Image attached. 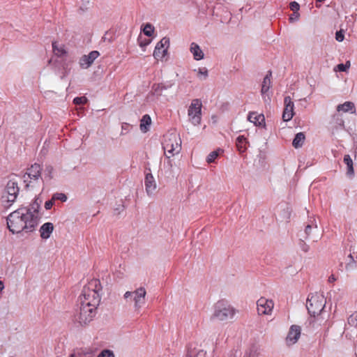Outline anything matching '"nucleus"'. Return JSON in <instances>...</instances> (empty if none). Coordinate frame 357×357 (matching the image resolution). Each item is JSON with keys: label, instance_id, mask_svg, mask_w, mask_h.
<instances>
[{"label": "nucleus", "instance_id": "31", "mask_svg": "<svg viewBox=\"0 0 357 357\" xmlns=\"http://www.w3.org/2000/svg\"><path fill=\"white\" fill-rule=\"evenodd\" d=\"M52 49L54 54L57 56H62L66 54L63 45H59L56 42L52 43Z\"/></svg>", "mask_w": 357, "mask_h": 357}, {"label": "nucleus", "instance_id": "53", "mask_svg": "<svg viewBox=\"0 0 357 357\" xmlns=\"http://www.w3.org/2000/svg\"><path fill=\"white\" fill-rule=\"evenodd\" d=\"M340 121L339 123L340 126H344V121L342 119H340Z\"/></svg>", "mask_w": 357, "mask_h": 357}, {"label": "nucleus", "instance_id": "16", "mask_svg": "<svg viewBox=\"0 0 357 357\" xmlns=\"http://www.w3.org/2000/svg\"><path fill=\"white\" fill-rule=\"evenodd\" d=\"M162 148L165 151V154L167 158H170L173 156L174 154H176L175 149L172 148V144L170 142L169 135H167L164 137V140L162 142Z\"/></svg>", "mask_w": 357, "mask_h": 357}, {"label": "nucleus", "instance_id": "35", "mask_svg": "<svg viewBox=\"0 0 357 357\" xmlns=\"http://www.w3.org/2000/svg\"><path fill=\"white\" fill-rule=\"evenodd\" d=\"M194 71L197 72V76L202 80L206 79L208 76V70L206 68H199L197 70L195 69Z\"/></svg>", "mask_w": 357, "mask_h": 357}, {"label": "nucleus", "instance_id": "48", "mask_svg": "<svg viewBox=\"0 0 357 357\" xmlns=\"http://www.w3.org/2000/svg\"><path fill=\"white\" fill-rule=\"evenodd\" d=\"M70 357H91L90 355H86L85 354L82 353H78V354H73L70 355Z\"/></svg>", "mask_w": 357, "mask_h": 357}, {"label": "nucleus", "instance_id": "1", "mask_svg": "<svg viewBox=\"0 0 357 357\" xmlns=\"http://www.w3.org/2000/svg\"><path fill=\"white\" fill-rule=\"evenodd\" d=\"M38 224L36 215L27 210L26 207L20 208L7 217L8 228L13 234L32 232Z\"/></svg>", "mask_w": 357, "mask_h": 357}, {"label": "nucleus", "instance_id": "33", "mask_svg": "<svg viewBox=\"0 0 357 357\" xmlns=\"http://www.w3.org/2000/svg\"><path fill=\"white\" fill-rule=\"evenodd\" d=\"M205 353L203 350L196 349H188L186 357H204Z\"/></svg>", "mask_w": 357, "mask_h": 357}, {"label": "nucleus", "instance_id": "27", "mask_svg": "<svg viewBox=\"0 0 357 357\" xmlns=\"http://www.w3.org/2000/svg\"><path fill=\"white\" fill-rule=\"evenodd\" d=\"M151 123V119L149 114H145L142 116L140 122V130L143 132H146L149 129V126Z\"/></svg>", "mask_w": 357, "mask_h": 357}, {"label": "nucleus", "instance_id": "15", "mask_svg": "<svg viewBox=\"0 0 357 357\" xmlns=\"http://www.w3.org/2000/svg\"><path fill=\"white\" fill-rule=\"evenodd\" d=\"M271 71H268L265 77L264 78V80L262 82L261 84V93L263 96L264 100L266 102L267 100H270V97L268 96V99H266V94L268 91L269 89L271 86Z\"/></svg>", "mask_w": 357, "mask_h": 357}, {"label": "nucleus", "instance_id": "32", "mask_svg": "<svg viewBox=\"0 0 357 357\" xmlns=\"http://www.w3.org/2000/svg\"><path fill=\"white\" fill-rule=\"evenodd\" d=\"M344 162L347 166V174L353 176L354 174V169L353 167V161L349 155H345L344 156Z\"/></svg>", "mask_w": 357, "mask_h": 357}, {"label": "nucleus", "instance_id": "12", "mask_svg": "<svg viewBox=\"0 0 357 357\" xmlns=\"http://www.w3.org/2000/svg\"><path fill=\"white\" fill-rule=\"evenodd\" d=\"M43 168L40 165L34 163L26 169L23 177H29L31 179H41L43 180L42 174Z\"/></svg>", "mask_w": 357, "mask_h": 357}, {"label": "nucleus", "instance_id": "10", "mask_svg": "<svg viewBox=\"0 0 357 357\" xmlns=\"http://www.w3.org/2000/svg\"><path fill=\"white\" fill-rule=\"evenodd\" d=\"M169 46V39L167 37L162 38L158 42L153 51V56L156 59H162L167 52V49Z\"/></svg>", "mask_w": 357, "mask_h": 357}, {"label": "nucleus", "instance_id": "34", "mask_svg": "<svg viewBox=\"0 0 357 357\" xmlns=\"http://www.w3.org/2000/svg\"><path fill=\"white\" fill-rule=\"evenodd\" d=\"M356 266V261L353 255L350 253L347 256L345 268L347 270H351V269H354Z\"/></svg>", "mask_w": 357, "mask_h": 357}, {"label": "nucleus", "instance_id": "14", "mask_svg": "<svg viewBox=\"0 0 357 357\" xmlns=\"http://www.w3.org/2000/svg\"><path fill=\"white\" fill-rule=\"evenodd\" d=\"M100 55L99 52L96 50L91 51L89 54L82 56L79 59V65L82 68H89L95 59Z\"/></svg>", "mask_w": 357, "mask_h": 357}, {"label": "nucleus", "instance_id": "21", "mask_svg": "<svg viewBox=\"0 0 357 357\" xmlns=\"http://www.w3.org/2000/svg\"><path fill=\"white\" fill-rule=\"evenodd\" d=\"M248 120L255 126H261L264 123L265 118L263 114H257L256 112H252L248 114Z\"/></svg>", "mask_w": 357, "mask_h": 357}, {"label": "nucleus", "instance_id": "17", "mask_svg": "<svg viewBox=\"0 0 357 357\" xmlns=\"http://www.w3.org/2000/svg\"><path fill=\"white\" fill-rule=\"evenodd\" d=\"M144 185L148 195L152 194L153 192L155 190L156 183L152 174H146Z\"/></svg>", "mask_w": 357, "mask_h": 357}, {"label": "nucleus", "instance_id": "19", "mask_svg": "<svg viewBox=\"0 0 357 357\" xmlns=\"http://www.w3.org/2000/svg\"><path fill=\"white\" fill-rule=\"evenodd\" d=\"M318 231V227L316 220L314 218H310L305 228V238H307L311 234Z\"/></svg>", "mask_w": 357, "mask_h": 357}, {"label": "nucleus", "instance_id": "41", "mask_svg": "<svg viewBox=\"0 0 357 357\" xmlns=\"http://www.w3.org/2000/svg\"><path fill=\"white\" fill-rule=\"evenodd\" d=\"M298 245L301 250L304 252H307L310 250V246L303 240L300 239Z\"/></svg>", "mask_w": 357, "mask_h": 357}, {"label": "nucleus", "instance_id": "44", "mask_svg": "<svg viewBox=\"0 0 357 357\" xmlns=\"http://www.w3.org/2000/svg\"><path fill=\"white\" fill-rule=\"evenodd\" d=\"M289 8L293 11V12H298L299 9H300V5L298 2L296 1H291L289 3Z\"/></svg>", "mask_w": 357, "mask_h": 357}, {"label": "nucleus", "instance_id": "40", "mask_svg": "<svg viewBox=\"0 0 357 357\" xmlns=\"http://www.w3.org/2000/svg\"><path fill=\"white\" fill-rule=\"evenodd\" d=\"M87 99L84 96L76 97L73 100V103L77 105H84L86 102Z\"/></svg>", "mask_w": 357, "mask_h": 357}, {"label": "nucleus", "instance_id": "5", "mask_svg": "<svg viewBox=\"0 0 357 357\" xmlns=\"http://www.w3.org/2000/svg\"><path fill=\"white\" fill-rule=\"evenodd\" d=\"M306 307L310 315L313 317L319 315L325 307L324 296L317 293L309 295Z\"/></svg>", "mask_w": 357, "mask_h": 357}, {"label": "nucleus", "instance_id": "47", "mask_svg": "<svg viewBox=\"0 0 357 357\" xmlns=\"http://www.w3.org/2000/svg\"><path fill=\"white\" fill-rule=\"evenodd\" d=\"M53 206V200H48L45 203V208L46 210H50Z\"/></svg>", "mask_w": 357, "mask_h": 357}, {"label": "nucleus", "instance_id": "39", "mask_svg": "<svg viewBox=\"0 0 357 357\" xmlns=\"http://www.w3.org/2000/svg\"><path fill=\"white\" fill-rule=\"evenodd\" d=\"M218 155H219L218 150L213 151L211 152L206 158V162L208 163H211V162H214L215 160L218 156Z\"/></svg>", "mask_w": 357, "mask_h": 357}, {"label": "nucleus", "instance_id": "8", "mask_svg": "<svg viewBox=\"0 0 357 357\" xmlns=\"http://www.w3.org/2000/svg\"><path fill=\"white\" fill-rule=\"evenodd\" d=\"M202 104L200 100L194 99L188 110V115L190 121L195 126L199 125L202 119Z\"/></svg>", "mask_w": 357, "mask_h": 357}, {"label": "nucleus", "instance_id": "28", "mask_svg": "<svg viewBox=\"0 0 357 357\" xmlns=\"http://www.w3.org/2000/svg\"><path fill=\"white\" fill-rule=\"evenodd\" d=\"M41 203H42V200H40L39 198L37 197L31 203V204L29 206V207H26L27 210L31 211L32 213H34L36 215L38 220V211L40 208Z\"/></svg>", "mask_w": 357, "mask_h": 357}, {"label": "nucleus", "instance_id": "38", "mask_svg": "<svg viewBox=\"0 0 357 357\" xmlns=\"http://www.w3.org/2000/svg\"><path fill=\"white\" fill-rule=\"evenodd\" d=\"M350 61H348L345 63H340L337 65L336 69L340 72H346L350 67Z\"/></svg>", "mask_w": 357, "mask_h": 357}, {"label": "nucleus", "instance_id": "26", "mask_svg": "<svg viewBox=\"0 0 357 357\" xmlns=\"http://www.w3.org/2000/svg\"><path fill=\"white\" fill-rule=\"evenodd\" d=\"M54 167L51 165H46L43 171V183L49 182L53 178Z\"/></svg>", "mask_w": 357, "mask_h": 357}, {"label": "nucleus", "instance_id": "30", "mask_svg": "<svg viewBox=\"0 0 357 357\" xmlns=\"http://www.w3.org/2000/svg\"><path fill=\"white\" fill-rule=\"evenodd\" d=\"M247 139L243 135L238 136L236 141V145L240 153H243L247 149Z\"/></svg>", "mask_w": 357, "mask_h": 357}, {"label": "nucleus", "instance_id": "43", "mask_svg": "<svg viewBox=\"0 0 357 357\" xmlns=\"http://www.w3.org/2000/svg\"><path fill=\"white\" fill-rule=\"evenodd\" d=\"M98 357H114V355L112 351L106 349L101 351Z\"/></svg>", "mask_w": 357, "mask_h": 357}, {"label": "nucleus", "instance_id": "9", "mask_svg": "<svg viewBox=\"0 0 357 357\" xmlns=\"http://www.w3.org/2000/svg\"><path fill=\"white\" fill-rule=\"evenodd\" d=\"M257 307L259 315H271L274 307V302L271 299L261 297L257 301Z\"/></svg>", "mask_w": 357, "mask_h": 357}, {"label": "nucleus", "instance_id": "22", "mask_svg": "<svg viewBox=\"0 0 357 357\" xmlns=\"http://www.w3.org/2000/svg\"><path fill=\"white\" fill-rule=\"evenodd\" d=\"M337 111L338 112H350L351 114L356 113L355 105L352 102L347 101L343 104H340L337 106Z\"/></svg>", "mask_w": 357, "mask_h": 357}, {"label": "nucleus", "instance_id": "20", "mask_svg": "<svg viewBox=\"0 0 357 357\" xmlns=\"http://www.w3.org/2000/svg\"><path fill=\"white\" fill-rule=\"evenodd\" d=\"M190 51L192 54L194 59L199 61L204 59V54L197 43H192L190 44Z\"/></svg>", "mask_w": 357, "mask_h": 357}, {"label": "nucleus", "instance_id": "13", "mask_svg": "<svg viewBox=\"0 0 357 357\" xmlns=\"http://www.w3.org/2000/svg\"><path fill=\"white\" fill-rule=\"evenodd\" d=\"M301 329L299 326L292 325L290 327L287 336L286 337L287 344L289 345H292L297 342L301 336Z\"/></svg>", "mask_w": 357, "mask_h": 357}, {"label": "nucleus", "instance_id": "6", "mask_svg": "<svg viewBox=\"0 0 357 357\" xmlns=\"http://www.w3.org/2000/svg\"><path fill=\"white\" fill-rule=\"evenodd\" d=\"M97 307H90L80 304L79 311L75 315V321L81 326H86L90 323L96 314Z\"/></svg>", "mask_w": 357, "mask_h": 357}, {"label": "nucleus", "instance_id": "52", "mask_svg": "<svg viewBox=\"0 0 357 357\" xmlns=\"http://www.w3.org/2000/svg\"><path fill=\"white\" fill-rule=\"evenodd\" d=\"M4 289V284L3 282L0 280V292Z\"/></svg>", "mask_w": 357, "mask_h": 357}, {"label": "nucleus", "instance_id": "2", "mask_svg": "<svg viewBox=\"0 0 357 357\" xmlns=\"http://www.w3.org/2000/svg\"><path fill=\"white\" fill-rule=\"evenodd\" d=\"M102 290L100 282L98 279L91 280L84 286L79 297L80 304L90 307H97L100 302L99 292Z\"/></svg>", "mask_w": 357, "mask_h": 357}, {"label": "nucleus", "instance_id": "18", "mask_svg": "<svg viewBox=\"0 0 357 357\" xmlns=\"http://www.w3.org/2000/svg\"><path fill=\"white\" fill-rule=\"evenodd\" d=\"M54 230V225L52 222H46L43 224L40 228V237L43 239H47L50 237L51 234Z\"/></svg>", "mask_w": 357, "mask_h": 357}, {"label": "nucleus", "instance_id": "11", "mask_svg": "<svg viewBox=\"0 0 357 357\" xmlns=\"http://www.w3.org/2000/svg\"><path fill=\"white\" fill-rule=\"evenodd\" d=\"M284 108L282 113V119L284 121H289L293 118L294 115V104L292 102L290 96L284 97Z\"/></svg>", "mask_w": 357, "mask_h": 357}, {"label": "nucleus", "instance_id": "51", "mask_svg": "<svg viewBox=\"0 0 357 357\" xmlns=\"http://www.w3.org/2000/svg\"><path fill=\"white\" fill-rule=\"evenodd\" d=\"M128 126V123H123L122 124V131H121V134H122V135H123V134H124L123 130H126V128H127Z\"/></svg>", "mask_w": 357, "mask_h": 357}, {"label": "nucleus", "instance_id": "45", "mask_svg": "<svg viewBox=\"0 0 357 357\" xmlns=\"http://www.w3.org/2000/svg\"><path fill=\"white\" fill-rule=\"evenodd\" d=\"M300 18V13L298 12H293L289 16V20L291 23L298 21Z\"/></svg>", "mask_w": 357, "mask_h": 357}, {"label": "nucleus", "instance_id": "7", "mask_svg": "<svg viewBox=\"0 0 357 357\" xmlns=\"http://www.w3.org/2000/svg\"><path fill=\"white\" fill-rule=\"evenodd\" d=\"M146 291L144 287H139L133 291H126L124 294V298L128 299L131 298L134 302V307L136 311L140 310V308L146 303Z\"/></svg>", "mask_w": 357, "mask_h": 357}, {"label": "nucleus", "instance_id": "36", "mask_svg": "<svg viewBox=\"0 0 357 357\" xmlns=\"http://www.w3.org/2000/svg\"><path fill=\"white\" fill-rule=\"evenodd\" d=\"M144 33L147 36H151L153 31H154V27L151 24L148 23L145 25L144 29H143Z\"/></svg>", "mask_w": 357, "mask_h": 357}, {"label": "nucleus", "instance_id": "54", "mask_svg": "<svg viewBox=\"0 0 357 357\" xmlns=\"http://www.w3.org/2000/svg\"><path fill=\"white\" fill-rule=\"evenodd\" d=\"M52 62V59L49 60L48 63L50 64Z\"/></svg>", "mask_w": 357, "mask_h": 357}, {"label": "nucleus", "instance_id": "25", "mask_svg": "<svg viewBox=\"0 0 357 357\" xmlns=\"http://www.w3.org/2000/svg\"><path fill=\"white\" fill-rule=\"evenodd\" d=\"M172 86V84H164V83H160V84H155L152 86V89L153 90L154 94L157 96H161L162 93L164 90H167L168 89L171 88Z\"/></svg>", "mask_w": 357, "mask_h": 357}, {"label": "nucleus", "instance_id": "24", "mask_svg": "<svg viewBox=\"0 0 357 357\" xmlns=\"http://www.w3.org/2000/svg\"><path fill=\"white\" fill-rule=\"evenodd\" d=\"M24 183H25V189L33 190L40 185L41 179H31L29 177H23Z\"/></svg>", "mask_w": 357, "mask_h": 357}, {"label": "nucleus", "instance_id": "23", "mask_svg": "<svg viewBox=\"0 0 357 357\" xmlns=\"http://www.w3.org/2000/svg\"><path fill=\"white\" fill-rule=\"evenodd\" d=\"M171 143L172 144V148L175 149L176 153H179L181 149V140L178 135L175 132L168 134Z\"/></svg>", "mask_w": 357, "mask_h": 357}, {"label": "nucleus", "instance_id": "50", "mask_svg": "<svg viewBox=\"0 0 357 357\" xmlns=\"http://www.w3.org/2000/svg\"><path fill=\"white\" fill-rule=\"evenodd\" d=\"M336 280V278L333 275H331L329 278H328V282H333Z\"/></svg>", "mask_w": 357, "mask_h": 357}, {"label": "nucleus", "instance_id": "4", "mask_svg": "<svg viewBox=\"0 0 357 357\" xmlns=\"http://www.w3.org/2000/svg\"><path fill=\"white\" fill-rule=\"evenodd\" d=\"M19 192L20 188L17 182L15 180H9L1 197L4 207H10L15 202Z\"/></svg>", "mask_w": 357, "mask_h": 357}, {"label": "nucleus", "instance_id": "46", "mask_svg": "<svg viewBox=\"0 0 357 357\" xmlns=\"http://www.w3.org/2000/svg\"><path fill=\"white\" fill-rule=\"evenodd\" d=\"M344 38V33H343V31L342 30H340L336 32V34H335V39L339 41V42H342Z\"/></svg>", "mask_w": 357, "mask_h": 357}, {"label": "nucleus", "instance_id": "3", "mask_svg": "<svg viewBox=\"0 0 357 357\" xmlns=\"http://www.w3.org/2000/svg\"><path fill=\"white\" fill-rule=\"evenodd\" d=\"M236 312V309L227 301L220 300L214 305L212 318L219 321H226L232 319Z\"/></svg>", "mask_w": 357, "mask_h": 357}, {"label": "nucleus", "instance_id": "42", "mask_svg": "<svg viewBox=\"0 0 357 357\" xmlns=\"http://www.w3.org/2000/svg\"><path fill=\"white\" fill-rule=\"evenodd\" d=\"M52 199H57L61 200V202H66L67 200V197L63 193H55L52 197Z\"/></svg>", "mask_w": 357, "mask_h": 357}, {"label": "nucleus", "instance_id": "37", "mask_svg": "<svg viewBox=\"0 0 357 357\" xmlns=\"http://www.w3.org/2000/svg\"><path fill=\"white\" fill-rule=\"evenodd\" d=\"M259 353L257 349L255 347H252L250 349L245 353V357H258Z\"/></svg>", "mask_w": 357, "mask_h": 357}, {"label": "nucleus", "instance_id": "49", "mask_svg": "<svg viewBox=\"0 0 357 357\" xmlns=\"http://www.w3.org/2000/svg\"><path fill=\"white\" fill-rule=\"evenodd\" d=\"M150 42H151L150 40H147V41H145V42H144V43L140 41V42H139V45H140L141 47H145V46H146L147 45H149V44L150 43Z\"/></svg>", "mask_w": 357, "mask_h": 357}, {"label": "nucleus", "instance_id": "29", "mask_svg": "<svg viewBox=\"0 0 357 357\" xmlns=\"http://www.w3.org/2000/svg\"><path fill=\"white\" fill-rule=\"evenodd\" d=\"M305 136L303 132H298L296 135L292 142V145L294 148H301L305 142Z\"/></svg>", "mask_w": 357, "mask_h": 357}]
</instances>
